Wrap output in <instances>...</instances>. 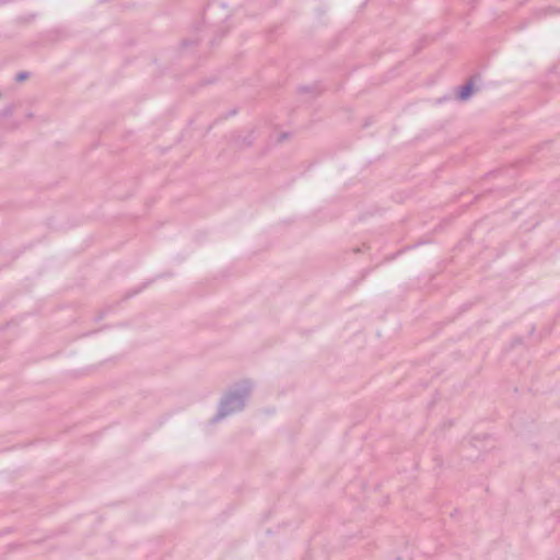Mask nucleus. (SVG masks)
<instances>
[{
	"label": "nucleus",
	"mask_w": 560,
	"mask_h": 560,
	"mask_svg": "<svg viewBox=\"0 0 560 560\" xmlns=\"http://www.w3.org/2000/svg\"><path fill=\"white\" fill-rule=\"evenodd\" d=\"M254 141H255V137H254V132L253 131L242 138V144L244 147L253 145Z\"/></svg>",
	"instance_id": "5"
},
{
	"label": "nucleus",
	"mask_w": 560,
	"mask_h": 560,
	"mask_svg": "<svg viewBox=\"0 0 560 560\" xmlns=\"http://www.w3.org/2000/svg\"><path fill=\"white\" fill-rule=\"evenodd\" d=\"M425 44H427V38H425V37L421 38V39L419 40V43H418L417 51H419L422 47H424V46H425Z\"/></svg>",
	"instance_id": "11"
},
{
	"label": "nucleus",
	"mask_w": 560,
	"mask_h": 560,
	"mask_svg": "<svg viewBox=\"0 0 560 560\" xmlns=\"http://www.w3.org/2000/svg\"><path fill=\"white\" fill-rule=\"evenodd\" d=\"M535 331V326L532 327L529 334H533Z\"/></svg>",
	"instance_id": "19"
},
{
	"label": "nucleus",
	"mask_w": 560,
	"mask_h": 560,
	"mask_svg": "<svg viewBox=\"0 0 560 560\" xmlns=\"http://www.w3.org/2000/svg\"><path fill=\"white\" fill-rule=\"evenodd\" d=\"M353 250H354V253H360V252H361V248L357 247V248H354Z\"/></svg>",
	"instance_id": "18"
},
{
	"label": "nucleus",
	"mask_w": 560,
	"mask_h": 560,
	"mask_svg": "<svg viewBox=\"0 0 560 560\" xmlns=\"http://www.w3.org/2000/svg\"><path fill=\"white\" fill-rule=\"evenodd\" d=\"M253 384L249 380H243L229 389L221 398L218 411L212 417L211 423H217L225 417L240 412L244 409L248 399Z\"/></svg>",
	"instance_id": "1"
},
{
	"label": "nucleus",
	"mask_w": 560,
	"mask_h": 560,
	"mask_svg": "<svg viewBox=\"0 0 560 560\" xmlns=\"http://www.w3.org/2000/svg\"><path fill=\"white\" fill-rule=\"evenodd\" d=\"M322 91L323 90L318 83H314L311 85H300L298 88V93H300V94L310 93V94H313L314 96L319 95L322 93Z\"/></svg>",
	"instance_id": "3"
},
{
	"label": "nucleus",
	"mask_w": 560,
	"mask_h": 560,
	"mask_svg": "<svg viewBox=\"0 0 560 560\" xmlns=\"http://www.w3.org/2000/svg\"><path fill=\"white\" fill-rule=\"evenodd\" d=\"M22 19H23V21H24L25 23H28V22H31V21H33V20L35 19V15H34V14H31L30 16H27V18H22Z\"/></svg>",
	"instance_id": "14"
},
{
	"label": "nucleus",
	"mask_w": 560,
	"mask_h": 560,
	"mask_svg": "<svg viewBox=\"0 0 560 560\" xmlns=\"http://www.w3.org/2000/svg\"><path fill=\"white\" fill-rule=\"evenodd\" d=\"M30 75H31V73H30V72H27V71H20V72H18V73L15 74L14 80H15V82H18V83H21V82L25 81L26 79H28V78H30Z\"/></svg>",
	"instance_id": "7"
},
{
	"label": "nucleus",
	"mask_w": 560,
	"mask_h": 560,
	"mask_svg": "<svg viewBox=\"0 0 560 560\" xmlns=\"http://www.w3.org/2000/svg\"><path fill=\"white\" fill-rule=\"evenodd\" d=\"M555 75L560 78V61H559V65L556 66V68H555Z\"/></svg>",
	"instance_id": "16"
},
{
	"label": "nucleus",
	"mask_w": 560,
	"mask_h": 560,
	"mask_svg": "<svg viewBox=\"0 0 560 560\" xmlns=\"http://www.w3.org/2000/svg\"><path fill=\"white\" fill-rule=\"evenodd\" d=\"M475 2H477L478 0H474Z\"/></svg>",
	"instance_id": "20"
},
{
	"label": "nucleus",
	"mask_w": 560,
	"mask_h": 560,
	"mask_svg": "<svg viewBox=\"0 0 560 560\" xmlns=\"http://www.w3.org/2000/svg\"><path fill=\"white\" fill-rule=\"evenodd\" d=\"M198 39H183L182 40V46L183 47H189V46H196L198 45Z\"/></svg>",
	"instance_id": "8"
},
{
	"label": "nucleus",
	"mask_w": 560,
	"mask_h": 560,
	"mask_svg": "<svg viewBox=\"0 0 560 560\" xmlns=\"http://www.w3.org/2000/svg\"><path fill=\"white\" fill-rule=\"evenodd\" d=\"M480 74H472L464 84L457 86L455 97L459 102H466L470 100L474 93L478 90L476 88V81L480 80Z\"/></svg>",
	"instance_id": "2"
},
{
	"label": "nucleus",
	"mask_w": 560,
	"mask_h": 560,
	"mask_svg": "<svg viewBox=\"0 0 560 560\" xmlns=\"http://www.w3.org/2000/svg\"><path fill=\"white\" fill-rule=\"evenodd\" d=\"M290 137V133L289 132H282L280 136H279V141H283L285 139H288Z\"/></svg>",
	"instance_id": "12"
},
{
	"label": "nucleus",
	"mask_w": 560,
	"mask_h": 560,
	"mask_svg": "<svg viewBox=\"0 0 560 560\" xmlns=\"http://www.w3.org/2000/svg\"><path fill=\"white\" fill-rule=\"evenodd\" d=\"M522 343H523V338L522 337H514L512 339L511 347L513 348V347L522 345Z\"/></svg>",
	"instance_id": "9"
},
{
	"label": "nucleus",
	"mask_w": 560,
	"mask_h": 560,
	"mask_svg": "<svg viewBox=\"0 0 560 560\" xmlns=\"http://www.w3.org/2000/svg\"><path fill=\"white\" fill-rule=\"evenodd\" d=\"M148 285V282L143 283L142 285L138 287L137 289H133L126 293L125 299H130L140 293L145 287Z\"/></svg>",
	"instance_id": "6"
},
{
	"label": "nucleus",
	"mask_w": 560,
	"mask_h": 560,
	"mask_svg": "<svg viewBox=\"0 0 560 560\" xmlns=\"http://www.w3.org/2000/svg\"><path fill=\"white\" fill-rule=\"evenodd\" d=\"M400 253H401V250H399V252H397V253H395V254L390 255V256L387 258V260L389 261V260L395 259L396 257H398V256L400 255Z\"/></svg>",
	"instance_id": "15"
},
{
	"label": "nucleus",
	"mask_w": 560,
	"mask_h": 560,
	"mask_svg": "<svg viewBox=\"0 0 560 560\" xmlns=\"http://www.w3.org/2000/svg\"><path fill=\"white\" fill-rule=\"evenodd\" d=\"M236 113H237V109H236V108H234V109L230 110L229 113H226V114L224 115V118H228V117L234 116Z\"/></svg>",
	"instance_id": "13"
},
{
	"label": "nucleus",
	"mask_w": 560,
	"mask_h": 560,
	"mask_svg": "<svg viewBox=\"0 0 560 560\" xmlns=\"http://www.w3.org/2000/svg\"><path fill=\"white\" fill-rule=\"evenodd\" d=\"M548 11H552V12H560V10H559V9H557V10H556V9H553V8H549V9H548Z\"/></svg>",
	"instance_id": "17"
},
{
	"label": "nucleus",
	"mask_w": 560,
	"mask_h": 560,
	"mask_svg": "<svg viewBox=\"0 0 560 560\" xmlns=\"http://www.w3.org/2000/svg\"><path fill=\"white\" fill-rule=\"evenodd\" d=\"M372 270H373V268L363 269L361 272V278L359 279L358 282L362 281Z\"/></svg>",
	"instance_id": "10"
},
{
	"label": "nucleus",
	"mask_w": 560,
	"mask_h": 560,
	"mask_svg": "<svg viewBox=\"0 0 560 560\" xmlns=\"http://www.w3.org/2000/svg\"><path fill=\"white\" fill-rule=\"evenodd\" d=\"M13 112H14V105L9 104L0 110V117H2V118L10 117L13 114Z\"/></svg>",
	"instance_id": "4"
}]
</instances>
